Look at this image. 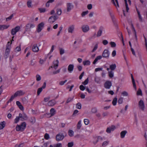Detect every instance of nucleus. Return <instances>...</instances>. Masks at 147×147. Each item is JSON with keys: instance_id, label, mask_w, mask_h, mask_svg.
<instances>
[{"instance_id": "1", "label": "nucleus", "mask_w": 147, "mask_h": 147, "mask_svg": "<svg viewBox=\"0 0 147 147\" xmlns=\"http://www.w3.org/2000/svg\"><path fill=\"white\" fill-rule=\"evenodd\" d=\"M11 44L12 42L10 43V42L9 41L8 42L6 45V49L5 53V56L6 57V58H7L8 57L10 52Z\"/></svg>"}, {"instance_id": "2", "label": "nucleus", "mask_w": 147, "mask_h": 147, "mask_svg": "<svg viewBox=\"0 0 147 147\" xmlns=\"http://www.w3.org/2000/svg\"><path fill=\"white\" fill-rule=\"evenodd\" d=\"M26 126V123L23 122L20 125H17L16 127V130L17 131H23L25 128Z\"/></svg>"}, {"instance_id": "3", "label": "nucleus", "mask_w": 147, "mask_h": 147, "mask_svg": "<svg viewBox=\"0 0 147 147\" xmlns=\"http://www.w3.org/2000/svg\"><path fill=\"white\" fill-rule=\"evenodd\" d=\"M24 94V92L23 91L20 90L17 91L13 95L11 96V99H13L14 98L18 96H20L23 95Z\"/></svg>"}, {"instance_id": "4", "label": "nucleus", "mask_w": 147, "mask_h": 147, "mask_svg": "<svg viewBox=\"0 0 147 147\" xmlns=\"http://www.w3.org/2000/svg\"><path fill=\"white\" fill-rule=\"evenodd\" d=\"M132 29L134 34V36L131 40L132 41V42H137V37L136 32L133 25H132Z\"/></svg>"}, {"instance_id": "5", "label": "nucleus", "mask_w": 147, "mask_h": 147, "mask_svg": "<svg viewBox=\"0 0 147 147\" xmlns=\"http://www.w3.org/2000/svg\"><path fill=\"white\" fill-rule=\"evenodd\" d=\"M138 105L139 109L142 111H144L145 106L143 100H141L139 102Z\"/></svg>"}, {"instance_id": "6", "label": "nucleus", "mask_w": 147, "mask_h": 147, "mask_svg": "<svg viewBox=\"0 0 147 147\" xmlns=\"http://www.w3.org/2000/svg\"><path fill=\"white\" fill-rule=\"evenodd\" d=\"M20 27L19 26H17L15 28H13L11 30V33L13 35H15L20 30Z\"/></svg>"}, {"instance_id": "7", "label": "nucleus", "mask_w": 147, "mask_h": 147, "mask_svg": "<svg viewBox=\"0 0 147 147\" xmlns=\"http://www.w3.org/2000/svg\"><path fill=\"white\" fill-rule=\"evenodd\" d=\"M82 29L84 32L86 33L89 30L90 27L88 25H84L82 26Z\"/></svg>"}, {"instance_id": "8", "label": "nucleus", "mask_w": 147, "mask_h": 147, "mask_svg": "<svg viewBox=\"0 0 147 147\" xmlns=\"http://www.w3.org/2000/svg\"><path fill=\"white\" fill-rule=\"evenodd\" d=\"M19 115L21 119V120L23 121L24 120H26L28 118V117L25 113H20Z\"/></svg>"}, {"instance_id": "9", "label": "nucleus", "mask_w": 147, "mask_h": 147, "mask_svg": "<svg viewBox=\"0 0 147 147\" xmlns=\"http://www.w3.org/2000/svg\"><path fill=\"white\" fill-rule=\"evenodd\" d=\"M105 88L107 89H109L112 86L111 82L109 81H107L104 84Z\"/></svg>"}, {"instance_id": "10", "label": "nucleus", "mask_w": 147, "mask_h": 147, "mask_svg": "<svg viewBox=\"0 0 147 147\" xmlns=\"http://www.w3.org/2000/svg\"><path fill=\"white\" fill-rule=\"evenodd\" d=\"M57 19V18L56 16H52L49 18L48 21L49 23L53 24L56 20Z\"/></svg>"}, {"instance_id": "11", "label": "nucleus", "mask_w": 147, "mask_h": 147, "mask_svg": "<svg viewBox=\"0 0 147 147\" xmlns=\"http://www.w3.org/2000/svg\"><path fill=\"white\" fill-rule=\"evenodd\" d=\"M59 61L58 60H56L53 62L51 67L54 68L55 69H56L59 65Z\"/></svg>"}, {"instance_id": "12", "label": "nucleus", "mask_w": 147, "mask_h": 147, "mask_svg": "<svg viewBox=\"0 0 147 147\" xmlns=\"http://www.w3.org/2000/svg\"><path fill=\"white\" fill-rule=\"evenodd\" d=\"M124 1L125 3V7L123 9V11L124 15L125 16V11L126 12H128L129 9V8L128 6L127 0H124Z\"/></svg>"}, {"instance_id": "13", "label": "nucleus", "mask_w": 147, "mask_h": 147, "mask_svg": "<svg viewBox=\"0 0 147 147\" xmlns=\"http://www.w3.org/2000/svg\"><path fill=\"white\" fill-rule=\"evenodd\" d=\"M64 138V135L61 134H58L56 137V140L58 141L62 140Z\"/></svg>"}, {"instance_id": "14", "label": "nucleus", "mask_w": 147, "mask_h": 147, "mask_svg": "<svg viewBox=\"0 0 147 147\" xmlns=\"http://www.w3.org/2000/svg\"><path fill=\"white\" fill-rule=\"evenodd\" d=\"M109 52L107 49H105L102 54V56L106 58H109Z\"/></svg>"}, {"instance_id": "15", "label": "nucleus", "mask_w": 147, "mask_h": 147, "mask_svg": "<svg viewBox=\"0 0 147 147\" xmlns=\"http://www.w3.org/2000/svg\"><path fill=\"white\" fill-rule=\"evenodd\" d=\"M116 128L114 125H112L108 127L106 129V132L108 133H110L112 131H113Z\"/></svg>"}, {"instance_id": "16", "label": "nucleus", "mask_w": 147, "mask_h": 147, "mask_svg": "<svg viewBox=\"0 0 147 147\" xmlns=\"http://www.w3.org/2000/svg\"><path fill=\"white\" fill-rule=\"evenodd\" d=\"M46 86V83L44 82L42 87L38 88L37 90V94L38 95H39L42 92L43 89H45Z\"/></svg>"}, {"instance_id": "17", "label": "nucleus", "mask_w": 147, "mask_h": 147, "mask_svg": "<svg viewBox=\"0 0 147 147\" xmlns=\"http://www.w3.org/2000/svg\"><path fill=\"white\" fill-rule=\"evenodd\" d=\"M44 26L43 22H41L39 24L38 26L37 31L38 32H40Z\"/></svg>"}, {"instance_id": "18", "label": "nucleus", "mask_w": 147, "mask_h": 147, "mask_svg": "<svg viewBox=\"0 0 147 147\" xmlns=\"http://www.w3.org/2000/svg\"><path fill=\"white\" fill-rule=\"evenodd\" d=\"M73 7L74 5L72 3H69L67 4V11H70Z\"/></svg>"}, {"instance_id": "19", "label": "nucleus", "mask_w": 147, "mask_h": 147, "mask_svg": "<svg viewBox=\"0 0 147 147\" xmlns=\"http://www.w3.org/2000/svg\"><path fill=\"white\" fill-rule=\"evenodd\" d=\"M74 65L73 64H70L67 67V70L70 73H71L73 71Z\"/></svg>"}, {"instance_id": "20", "label": "nucleus", "mask_w": 147, "mask_h": 147, "mask_svg": "<svg viewBox=\"0 0 147 147\" xmlns=\"http://www.w3.org/2000/svg\"><path fill=\"white\" fill-rule=\"evenodd\" d=\"M75 26L74 25H71L70 26L68 29V31L69 33H73L74 31Z\"/></svg>"}, {"instance_id": "21", "label": "nucleus", "mask_w": 147, "mask_h": 147, "mask_svg": "<svg viewBox=\"0 0 147 147\" xmlns=\"http://www.w3.org/2000/svg\"><path fill=\"white\" fill-rule=\"evenodd\" d=\"M55 113V109L53 108H52L50 110V113L47 114L49 115V116H47V117H49L54 115Z\"/></svg>"}, {"instance_id": "22", "label": "nucleus", "mask_w": 147, "mask_h": 147, "mask_svg": "<svg viewBox=\"0 0 147 147\" xmlns=\"http://www.w3.org/2000/svg\"><path fill=\"white\" fill-rule=\"evenodd\" d=\"M127 133V131L126 130H124L121 131L120 133V137L121 138H124L126 134Z\"/></svg>"}, {"instance_id": "23", "label": "nucleus", "mask_w": 147, "mask_h": 147, "mask_svg": "<svg viewBox=\"0 0 147 147\" xmlns=\"http://www.w3.org/2000/svg\"><path fill=\"white\" fill-rule=\"evenodd\" d=\"M9 26V25H0V30H3L4 29L7 28Z\"/></svg>"}, {"instance_id": "24", "label": "nucleus", "mask_w": 147, "mask_h": 147, "mask_svg": "<svg viewBox=\"0 0 147 147\" xmlns=\"http://www.w3.org/2000/svg\"><path fill=\"white\" fill-rule=\"evenodd\" d=\"M6 122L5 121H3L0 123V130L3 129L5 126Z\"/></svg>"}, {"instance_id": "25", "label": "nucleus", "mask_w": 147, "mask_h": 147, "mask_svg": "<svg viewBox=\"0 0 147 147\" xmlns=\"http://www.w3.org/2000/svg\"><path fill=\"white\" fill-rule=\"evenodd\" d=\"M56 103V101L54 100H52L49 101L48 103V105L50 106H53Z\"/></svg>"}, {"instance_id": "26", "label": "nucleus", "mask_w": 147, "mask_h": 147, "mask_svg": "<svg viewBox=\"0 0 147 147\" xmlns=\"http://www.w3.org/2000/svg\"><path fill=\"white\" fill-rule=\"evenodd\" d=\"M112 2L117 8L119 7V6L117 0H112Z\"/></svg>"}, {"instance_id": "27", "label": "nucleus", "mask_w": 147, "mask_h": 147, "mask_svg": "<svg viewBox=\"0 0 147 147\" xmlns=\"http://www.w3.org/2000/svg\"><path fill=\"white\" fill-rule=\"evenodd\" d=\"M109 67L110 69L111 70V71H113L115 69L116 67V64H112L109 65Z\"/></svg>"}, {"instance_id": "28", "label": "nucleus", "mask_w": 147, "mask_h": 147, "mask_svg": "<svg viewBox=\"0 0 147 147\" xmlns=\"http://www.w3.org/2000/svg\"><path fill=\"white\" fill-rule=\"evenodd\" d=\"M21 45H20L19 46L16 47L14 50V52L15 53H17L20 52L21 50Z\"/></svg>"}, {"instance_id": "29", "label": "nucleus", "mask_w": 147, "mask_h": 147, "mask_svg": "<svg viewBox=\"0 0 147 147\" xmlns=\"http://www.w3.org/2000/svg\"><path fill=\"white\" fill-rule=\"evenodd\" d=\"M102 28H100L98 31L96 35L97 37H100L101 36L102 33Z\"/></svg>"}, {"instance_id": "30", "label": "nucleus", "mask_w": 147, "mask_h": 147, "mask_svg": "<svg viewBox=\"0 0 147 147\" xmlns=\"http://www.w3.org/2000/svg\"><path fill=\"white\" fill-rule=\"evenodd\" d=\"M102 58V56L101 55H99L97 57L93 62V64H95L98 60L101 59Z\"/></svg>"}, {"instance_id": "31", "label": "nucleus", "mask_w": 147, "mask_h": 147, "mask_svg": "<svg viewBox=\"0 0 147 147\" xmlns=\"http://www.w3.org/2000/svg\"><path fill=\"white\" fill-rule=\"evenodd\" d=\"M108 75L110 78H113L114 76V73L112 71H108Z\"/></svg>"}, {"instance_id": "32", "label": "nucleus", "mask_w": 147, "mask_h": 147, "mask_svg": "<svg viewBox=\"0 0 147 147\" xmlns=\"http://www.w3.org/2000/svg\"><path fill=\"white\" fill-rule=\"evenodd\" d=\"M32 50L34 52H37L38 51L39 49L36 45H34L33 47Z\"/></svg>"}, {"instance_id": "33", "label": "nucleus", "mask_w": 147, "mask_h": 147, "mask_svg": "<svg viewBox=\"0 0 147 147\" xmlns=\"http://www.w3.org/2000/svg\"><path fill=\"white\" fill-rule=\"evenodd\" d=\"M136 11H137V13L138 14V17L139 18V19L140 21H141L142 20V18L140 15V13L139 11L138 10V9L136 7Z\"/></svg>"}, {"instance_id": "34", "label": "nucleus", "mask_w": 147, "mask_h": 147, "mask_svg": "<svg viewBox=\"0 0 147 147\" xmlns=\"http://www.w3.org/2000/svg\"><path fill=\"white\" fill-rule=\"evenodd\" d=\"M83 64L84 65H89L90 64V62L89 60H86L84 61Z\"/></svg>"}, {"instance_id": "35", "label": "nucleus", "mask_w": 147, "mask_h": 147, "mask_svg": "<svg viewBox=\"0 0 147 147\" xmlns=\"http://www.w3.org/2000/svg\"><path fill=\"white\" fill-rule=\"evenodd\" d=\"M82 121L81 120L79 121L77 125V129H80L81 126H82Z\"/></svg>"}, {"instance_id": "36", "label": "nucleus", "mask_w": 147, "mask_h": 147, "mask_svg": "<svg viewBox=\"0 0 147 147\" xmlns=\"http://www.w3.org/2000/svg\"><path fill=\"white\" fill-rule=\"evenodd\" d=\"M62 13V10L61 8H57L56 9V14L57 15L60 16Z\"/></svg>"}, {"instance_id": "37", "label": "nucleus", "mask_w": 147, "mask_h": 147, "mask_svg": "<svg viewBox=\"0 0 147 147\" xmlns=\"http://www.w3.org/2000/svg\"><path fill=\"white\" fill-rule=\"evenodd\" d=\"M32 1L31 0H28L27 2V5L29 8H31L32 7Z\"/></svg>"}, {"instance_id": "38", "label": "nucleus", "mask_w": 147, "mask_h": 147, "mask_svg": "<svg viewBox=\"0 0 147 147\" xmlns=\"http://www.w3.org/2000/svg\"><path fill=\"white\" fill-rule=\"evenodd\" d=\"M38 10L41 13H45L47 11L45 8H38Z\"/></svg>"}, {"instance_id": "39", "label": "nucleus", "mask_w": 147, "mask_h": 147, "mask_svg": "<svg viewBox=\"0 0 147 147\" xmlns=\"http://www.w3.org/2000/svg\"><path fill=\"white\" fill-rule=\"evenodd\" d=\"M68 133V135L70 137H72L74 135V132L72 130H69Z\"/></svg>"}, {"instance_id": "40", "label": "nucleus", "mask_w": 147, "mask_h": 147, "mask_svg": "<svg viewBox=\"0 0 147 147\" xmlns=\"http://www.w3.org/2000/svg\"><path fill=\"white\" fill-rule=\"evenodd\" d=\"M117 97H115L113 99L112 102L113 105L115 106L116 105L117 103Z\"/></svg>"}, {"instance_id": "41", "label": "nucleus", "mask_w": 147, "mask_h": 147, "mask_svg": "<svg viewBox=\"0 0 147 147\" xmlns=\"http://www.w3.org/2000/svg\"><path fill=\"white\" fill-rule=\"evenodd\" d=\"M20 118L19 115V116H17L14 120V123H17L18 122L20 119Z\"/></svg>"}, {"instance_id": "42", "label": "nucleus", "mask_w": 147, "mask_h": 147, "mask_svg": "<svg viewBox=\"0 0 147 147\" xmlns=\"http://www.w3.org/2000/svg\"><path fill=\"white\" fill-rule=\"evenodd\" d=\"M36 63L34 59H32L30 61V65L31 66H33Z\"/></svg>"}, {"instance_id": "43", "label": "nucleus", "mask_w": 147, "mask_h": 147, "mask_svg": "<svg viewBox=\"0 0 147 147\" xmlns=\"http://www.w3.org/2000/svg\"><path fill=\"white\" fill-rule=\"evenodd\" d=\"M123 98L120 97L119 98L118 100V103L119 104H121L123 102Z\"/></svg>"}, {"instance_id": "44", "label": "nucleus", "mask_w": 147, "mask_h": 147, "mask_svg": "<svg viewBox=\"0 0 147 147\" xmlns=\"http://www.w3.org/2000/svg\"><path fill=\"white\" fill-rule=\"evenodd\" d=\"M62 145L61 143H58L54 145L53 147H62Z\"/></svg>"}, {"instance_id": "45", "label": "nucleus", "mask_w": 147, "mask_h": 147, "mask_svg": "<svg viewBox=\"0 0 147 147\" xmlns=\"http://www.w3.org/2000/svg\"><path fill=\"white\" fill-rule=\"evenodd\" d=\"M121 94L122 96H128V92L125 91L122 92Z\"/></svg>"}, {"instance_id": "46", "label": "nucleus", "mask_w": 147, "mask_h": 147, "mask_svg": "<svg viewBox=\"0 0 147 147\" xmlns=\"http://www.w3.org/2000/svg\"><path fill=\"white\" fill-rule=\"evenodd\" d=\"M88 13V11H84L82 12L81 14V15L82 17H84L86 15H87Z\"/></svg>"}, {"instance_id": "47", "label": "nucleus", "mask_w": 147, "mask_h": 147, "mask_svg": "<svg viewBox=\"0 0 147 147\" xmlns=\"http://www.w3.org/2000/svg\"><path fill=\"white\" fill-rule=\"evenodd\" d=\"M67 81V80H65L64 81H61L59 82V84L61 86L63 85Z\"/></svg>"}, {"instance_id": "48", "label": "nucleus", "mask_w": 147, "mask_h": 147, "mask_svg": "<svg viewBox=\"0 0 147 147\" xmlns=\"http://www.w3.org/2000/svg\"><path fill=\"white\" fill-rule=\"evenodd\" d=\"M36 80L37 81H39L41 80V78L39 74H37L36 76Z\"/></svg>"}, {"instance_id": "49", "label": "nucleus", "mask_w": 147, "mask_h": 147, "mask_svg": "<svg viewBox=\"0 0 147 147\" xmlns=\"http://www.w3.org/2000/svg\"><path fill=\"white\" fill-rule=\"evenodd\" d=\"M81 104L80 103H78L76 104V107L77 109H81Z\"/></svg>"}, {"instance_id": "50", "label": "nucleus", "mask_w": 147, "mask_h": 147, "mask_svg": "<svg viewBox=\"0 0 147 147\" xmlns=\"http://www.w3.org/2000/svg\"><path fill=\"white\" fill-rule=\"evenodd\" d=\"M98 47V45L97 44H96L94 46L93 50H92V52H94L96 50Z\"/></svg>"}, {"instance_id": "51", "label": "nucleus", "mask_w": 147, "mask_h": 147, "mask_svg": "<svg viewBox=\"0 0 147 147\" xmlns=\"http://www.w3.org/2000/svg\"><path fill=\"white\" fill-rule=\"evenodd\" d=\"M110 44L112 47H115L116 46V43L113 42H111L110 43Z\"/></svg>"}, {"instance_id": "52", "label": "nucleus", "mask_w": 147, "mask_h": 147, "mask_svg": "<svg viewBox=\"0 0 147 147\" xmlns=\"http://www.w3.org/2000/svg\"><path fill=\"white\" fill-rule=\"evenodd\" d=\"M79 112V111L77 110H75L73 113L72 115L73 116H76L77 115L78 113Z\"/></svg>"}, {"instance_id": "53", "label": "nucleus", "mask_w": 147, "mask_h": 147, "mask_svg": "<svg viewBox=\"0 0 147 147\" xmlns=\"http://www.w3.org/2000/svg\"><path fill=\"white\" fill-rule=\"evenodd\" d=\"M44 138L46 140H48L50 138L49 135L47 133H46L44 136Z\"/></svg>"}, {"instance_id": "54", "label": "nucleus", "mask_w": 147, "mask_h": 147, "mask_svg": "<svg viewBox=\"0 0 147 147\" xmlns=\"http://www.w3.org/2000/svg\"><path fill=\"white\" fill-rule=\"evenodd\" d=\"M84 124L86 125H88L89 123V121L88 119H85L84 120Z\"/></svg>"}, {"instance_id": "55", "label": "nucleus", "mask_w": 147, "mask_h": 147, "mask_svg": "<svg viewBox=\"0 0 147 147\" xmlns=\"http://www.w3.org/2000/svg\"><path fill=\"white\" fill-rule=\"evenodd\" d=\"M116 55V51L115 50H113L111 53V55L113 57H115Z\"/></svg>"}, {"instance_id": "56", "label": "nucleus", "mask_w": 147, "mask_h": 147, "mask_svg": "<svg viewBox=\"0 0 147 147\" xmlns=\"http://www.w3.org/2000/svg\"><path fill=\"white\" fill-rule=\"evenodd\" d=\"M13 16V15H11L10 16H9L6 19V21H9V20H11L12 19V18Z\"/></svg>"}, {"instance_id": "57", "label": "nucleus", "mask_w": 147, "mask_h": 147, "mask_svg": "<svg viewBox=\"0 0 147 147\" xmlns=\"http://www.w3.org/2000/svg\"><path fill=\"white\" fill-rule=\"evenodd\" d=\"M55 46L53 45L52 46L51 50L49 53H51L53 51L55 48Z\"/></svg>"}, {"instance_id": "58", "label": "nucleus", "mask_w": 147, "mask_h": 147, "mask_svg": "<svg viewBox=\"0 0 147 147\" xmlns=\"http://www.w3.org/2000/svg\"><path fill=\"white\" fill-rule=\"evenodd\" d=\"M60 71V69H58L53 72L52 74H55L59 73Z\"/></svg>"}, {"instance_id": "59", "label": "nucleus", "mask_w": 147, "mask_h": 147, "mask_svg": "<svg viewBox=\"0 0 147 147\" xmlns=\"http://www.w3.org/2000/svg\"><path fill=\"white\" fill-rule=\"evenodd\" d=\"M137 94L138 95H141L142 94V91L140 89L138 90L137 92Z\"/></svg>"}, {"instance_id": "60", "label": "nucleus", "mask_w": 147, "mask_h": 147, "mask_svg": "<svg viewBox=\"0 0 147 147\" xmlns=\"http://www.w3.org/2000/svg\"><path fill=\"white\" fill-rule=\"evenodd\" d=\"M88 78H87L83 82H82V83L84 85H86L88 84Z\"/></svg>"}, {"instance_id": "61", "label": "nucleus", "mask_w": 147, "mask_h": 147, "mask_svg": "<svg viewBox=\"0 0 147 147\" xmlns=\"http://www.w3.org/2000/svg\"><path fill=\"white\" fill-rule=\"evenodd\" d=\"M80 89L82 91H84L85 89V87L83 85H81L80 86Z\"/></svg>"}, {"instance_id": "62", "label": "nucleus", "mask_w": 147, "mask_h": 147, "mask_svg": "<svg viewBox=\"0 0 147 147\" xmlns=\"http://www.w3.org/2000/svg\"><path fill=\"white\" fill-rule=\"evenodd\" d=\"M103 68L102 67L96 68L95 69V72H97L100 71H102Z\"/></svg>"}, {"instance_id": "63", "label": "nucleus", "mask_w": 147, "mask_h": 147, "mask_svg": "<svg viewBox=\"0 0 147 147\" xmlns=\"http://www.w3.org/2000/svg\"><path fill=\"white\" fill-rule=\"evenodd\" d=\"M102 42L103 44L105 45H106L108 43V41H107V40H103L102 41Z\"/></svg>"}, {"instance_id": "64", "label": "nucleus", "mask_w": 147, "mask_h": 147, "mask_svg": "<svg viewBox=\"0 0 147 147\" xmlns=\"http://www.w3.org/2000/svg\"><path fill=\"white\" fill-rule=\"evenodd\" d=\"M74 145V143L72 142H69L68 144V147H72Z\"/></svg>"}]
</instances>
